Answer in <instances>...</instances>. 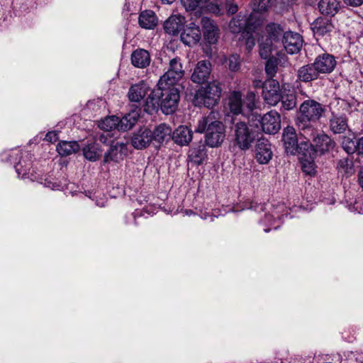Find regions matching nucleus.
Masks as SVG:
<instances>
[{"instance_id":"f257e3e1","label":"nucleus","mask_w":363,"mask_h":363,"mask_svg":"<svg viewBox=\"0 0 363 363\" xmlns=\"http://www.w3.org/2000/svg\"><path fill=\"white\" fill-rule=\"evenodd\" d=\"M179 91L174 85L169 84L160 85L152 90L143 106L144 112L153 114L159 108L166 115L172 113L177 108L179 101Z\"/></svg>"},{"instance_id":"f03ea898","label":"nucleus","mask_w":363,"mask_h":363,"mask_svg":"<svg viewBox=\"0 0 363 363\" xmlns=\"http://www.w3.org/2000/svg\"><path fill=\"white\" fill-rule=\"evenodd\" d=\"M325 111V106L320 103L313 99L305 100L300 106V116L296 120L298 129H310L311 123L317 122L323 116Z\"/></svg>"},{"instance_id":"7ed1b4c3","label":"nucleus","mask_w":363,"mask_h":363,"mask_svg":"<svg viewBox=\"0 0 363 363\" xmlns=\"http://www.w3.org/2000/svg\"><path fill=\"white\" fill-rule=\"evenodd\" d=\"M220 84L213 81L206 86L200 88L195 94V103L199 106H204L208 108L218 104L221 95Z\"/></svg>"},{"instance_id":"20e7f679","label":"nucleus","mask_w":363,"mask_h":363,"mask_svg":"<svg viewBox=\"0 0 363 363\" xmlns=\"http://www.w3.org/2000/svg\"><path fill=\"white\" fill-rule=\"evenodd\" d=\"M217 113L211 111L208 116L201 118L194 133L204 134L205 136H222L225 133V126L217 118Z\"/></svg>"},{"instance_id":"39448f33","label":"nucleus","mask_w":363,"mask_h":363,"mask_svg":"<svg viewBox=\"0 0 363 363\" xmlns=\"http://www.w3.org/2000/svg\"><path fill=\"white\" fill-rule=\"evenodd\" d=\"M298 138H282L283 145L286 154L305 155L311 157L314 154V148L312 144L301 140Z\"/></svg>"},{"instance_id":"423d86ee","label":"nucleus","mask_w":363,"mask_h":363,"mask_svg":"<svg viewBox=\"0 0 363 363\" xmlns=\"http://www.w3.org/2000/svg\"><path fill=\"white\" fill-rule=\"evenodd\" d=\"M260 128L257 127V132L262 130L268 135H275L281 129V117L276 111H270L257 119Z\"/></svg>"},{"instance_id":"0eeeda50","label":"nucleus","mask_w":363,"mask_h":363,"mask_svg":"<svg viewBox=\"0 0 363 363\" xmlns=\"http://www.w3.org/2000/svg\"><path fill=\"white\" fill-rule=\"evenodd\" d=\"M184 74V71L180 59L175 57L169 61L168 70L160 77L159 82L160 85L165 83L169 85H175Z\"/></svg>"},{"instance_id":"6e6552de","label":"nucleus","mask_w":363,"mask_h":363,"mask_svg":"<svg viewBox=\"0 0 363 363\" xmlns=\"http://www.w3.org/2000/svg\"><path fill=\"white\" fill-rule=\"evenodd\" d=\"M281 92L279 83L275 79L267 80L262 84V96L269 106H276L280 101Z\"/></svg>"},{"instance_id":"1a4fd4ad","label":"nucleus","mask_w":363,"mask_h":363,"mask_svg":"<svg viewBox=\"0 0 363 363\" xmlns=\"http://www.w3.org/2000/svg\"><path fill=\"white\" fill-rule=\"evenodd\" d=\"M255 159L259 164H266L272 158L271 144L267 138H258L255 143Z\"/></svg>"},{"instance_id":"9d476101","label":"nucleus","mask_w":363,"mask_h":363,"mask_svg":"<svg viewBox=\"0 0 363 363\" xmlns=\"http://www.w3.org/2000/svg\"><path fill=\"white\" fill-rule=\"evenodd\" d=\"M281 44L286 51L290 54H296L298 52L303 45L302 36L295 32H285L281 39Z\"/></svg>"},{"instance_id":"9b49d317","label":"nucleus","mask_w":363,"mask_h":363,"mask_svg":"<svg viewBox=\"0 0 363 363\" xmlns=\"http://www.w3.org/2000/svg\"><path fill=\"white\" fill-rule=\"evenodd\" d=\"M313 64L320 74H330L335 69L337 65V62L335 57L333 55L325 52L318 55L315 57Z\"/></svg>"},{"instance_id":"f8f14e48","label":"nucleus","mask_w":363,"mask_h":363,"mask_svg":"<svg viewBox=\"0 0 363 363\" xmlns=\"http://www.w3.org/2000/svg\"><path fill=\"white\" fill-rule=\"evenodd\" d=\"M127 143L111 142L109 150L105 154L104 162L106 163L111 161L118 162L128 155Z\"/></svg>"},{"instance_id":"ddd939ff","label":"nucleus","mask_w":363,"mask_h":363,"mask_svg":"<svg viewBox=\"0 0 363 363\" xmlns=\"http://www.w3.org/2000/svg\"><path fill=\"white\" fill-rule=\"evenodd\" d=\"M181 40L189 46L196 45L201 38L200 28L195 23H191L184 29L180 35Z\"/></svg>"},{"instance_id":"4468645a","label":"nucleus","mask_w":363,"mask_h":363,"mask_svg":"<svg viewBox=\"0 0 363 363\" xmlns=\"http://www.w3.org/2000/svg\"><path fill=\"white\" fill-rule=\"evenodd\" d=\"M211 64L208 60L199 61L191 74V80L194 83L202 84L206 82L211 75Z\"/></svg>"},{"instance_id":"2eb2a0df","label":"nucleus","mask_w":363,"mask_h":363,"mask_svg":"<svg viewBox=\"0 0 363 363\" xmlns=\"http://www.w3.org/2000/svg\"><path fill=\"white\" fill-rule=\"evenodd\" d=\"M311 28L315 36L324 37L330 35L334 26L331 20L318 17L311 24Z\"/></svg>"},{"instance_id":"dca6fc26","label":"nucleus","mask_w":363,"mask_h":363,"mask_svg":"<svg viewBox=\"0 0 363 363\" xmlns=\"http://www.w3.org/2000/svg\"><path fill=\"white\" fill-rule=\"evenodd\" d=\"M252 20V14L250 15V16L247 18L241 16L239 14L230 21L229 23L230 29L232 33H242L244 31L252 28V26H253Z\"/></svg>"},{"instance_id":"f3484780","label":"nucleus","mask_w":363,"mask_h":363,"mask_svg":"<svg viewBox=\"0 0 363 363\" xmlns=\"http://www.w3.org/2000/svg\"><path fill=\"white\" fill-rule=\"evenodd\" d=\"M201 25L204 39L209 44H215L218 36V29L214 24L213 21L208 17H203L201 18Z\"/></svg>"},{"instance_id":"a211bd4d","label":"nucleus","mask_w":363,"mask_h":363,"mask_svg":"<svg viewBox=\"0 0 363 363\" xmlns=\"http://www.w3.org/2000/svg\"><path fill=\"white\" fill-rule=\"evenodd\" d=\"M185 18L180 15H172L164 23V30L167 33L172 35H177L183 30Z\"/></svg>"},{"instance_id":"6ab92c4d","label":"nucleus","mask_w":363,"mask_h":363,"mask_svg":"<svg viewBox=\"0 0 363 363\" xmlns=\"http://www.w3.org/2000/svg\"><path fill=\"white\" fill-rule=\"evenodd\" d=\"M140 111V108H136L124 115L122 118H118V130L125 132L130 130L137 123Z\"/></svg>"},{"instance_id":"aec40b11","label":"nucleus","mask_w":363,"mask_h":363,"mask_svg":"<svg viewBox=\"0 0 363 363\" xmlns=\"http://www.w3.org/2000/svg\"><path fill=\"white\" fill-rule=\"evenodd\" d=\"M150 90L149 84L144 81H141L131 85L128 93V99L132 102H140Z\"/></svg>"},{"instance_id":"412c9836","label":"nucleus","mask_w":363,"mask_h":363,"mask_svg":"<svg viewBox=\"0 0 363 363\" xmlns=\"http://www.w3.org/2000/svg\"><path fill=\"white\" fill-rule=\"evenodd\" d=\"M330 129L333 134H343L350 130L347 118L345 115L332 113L329 120Z\"/></svg>"},{"instance_id":"4be33fe9","label":"nucleus","mask_w":363,"mask_h":363,"mask_svg":"<svg viewBox=\"0 0 363 363\" xmlns=\"http://www.w3.org/2000/svg\"><path fill=\"white\" fill-rule=\"evenodd\" d=\"M130 60L134 67L143 69L150 65L151 57L147 50L138 48L132 52Z\"/></svg>"},{"instance_id":"5701e85b","label":"nucleus","mask_w":363,"mask_h":363,"mask_svg":"<svg viewBox=\"0 0 363 363\" xmlns=\"http://www.w3.org/2000/svg\"><path fill=\"white\" fill-rule=\"evenodd\" d=\"M320 76L313 63L301 67L297 72V78L303 82H311L316 80Z\"/></svg>"},{"instance_id":"b1692460","label":"nucleus","mask_w":363,"mask_h":363,"mask_svg":"<svg viewBox=\"0 0 363 363\" xmlns=\"http://www.w3.org/2000/svg\"><path fill=\"white\" fill-rule=\"evenodd\" d=\"M158 23V18L153 11L145 10L142 11L138 17L139 26L144 29H154Z\"/></svg>"},{"instance_id":"393cba45","label":"nucleus","mask_w":363,"mask_h":363,"mask_svg":"<svg viewBox=\"0 0 363 363\" xmlns=\"http://www.w3.org/2000/svg\"><path fill=\"white\" fill-rule=\"evenodd\" d=\"M255 138H232L229 143V149L234 154L246 151L250 149Z\"/></svg>"},{"instance_id":"a878e982","label":"nucleus","mask_w":363,"mask_h":363,"mask_svg":"<svg viewBox=\"0 0 363 363\" xmlns=\"http://www.w3.org/2000/svg\"><path fill=\"white\" fill-rule=\"evenodd\" d=\"M228 107L233 115H245L243 109L242 94L240 91H233L228 99Z\"/></svg>"},{"instance_id":"bb28decb","label":"nucleus","mask_w":363,"mask_h":363,"mask_svg":"<svg viewBox=\"0 0 363 363\" xmlns=\"http://www.w3.org/2000/svg\"><path fill=\"white\" fill-rule=\"evenodd\" d=\"M282 108L285 111L294 109L297 104L296 94L294 89H284L281 94Z\"/></svg>"},{"instance_id":"cd10ccee","label":"nucleus","mask_w":363,"mask_h":363,"mask_svg":"<svg viewBox=\"0 0 363 363\" xmlns=\"http://www.w3.org/2000/svg\"><path fill=\"white\" fill-rule=\"evenodd\" d=\"M318 6L322 14L334 16L339 11L340 2L337 0H320Z\"/></svg>"},{"instance_id":"c85d7f7f","label":"nucleus","mask_w":363,"mask_h":363,"mask_svg":"<svg viewBox=\"0 0 363 363\" xmlns=\"http://www.w3.org/2000/svg\"><path fill=\"white\" fill-rule=\"evenodd\" d=\"M199 145L197 147H193L189 150V157L191 161L196 165H201L204 160L207 157L205 144L201 140Z\"/></svg>"},{"instance_id":"c756f323","label":"nucleus","mask_w":363,"mask_h":363,"mask_svg":"<svg viewBox=\"0 0 363 363\" xmlns=\"http://www.w3.org/2000/svg\"><path fill=\"white\" fill-rule=\"evenodd\" d=\"M57 152L62 157H66L75 153L79 150V145L77 141H60L57 147Z\"/></svg>"},{"instance_id":"7c9ffc66","label":"nucleus","mask_w":363,"mask_h":363,"mask_svg":"<svg viewBox=\"0 0 363 363\" xmlns=\"http://www.w3.org/2000/svg\"><path fill=\"white\" fill-rule=\"evenodd\" d=\"M267 36L266 39H270L273 43H280V39L284 35V30L279 24L271 23L266 26Z\"/></svg>"},{"instance_id":"2f4dec72","label":"nucleus","mask_w":363,"mask_h":363,"mask_svg":"<svg viewBox=\"0 0 363 363\" xmlns=\"http://www.w3.org/2000/svg\"><path fill=\"white\" fill-rule=\"evenodd\" d=\"M313 143L314 144L312 145L315 151V155L318 152L323 154L333 148L335 145L332 138H314Z\"/></svg>"},{"instance_id":"473e14b6","label":"nucleus","mask_w":363,"mask_h":363,"mask_svg":"<svg viewBox=\"0 0 363 363\" xmlns=\"http://www.w3.org/2000/svg\"><path fill=\"white\" fill-rule=\"evenodd\" d=\"M315 157V151L311 157L301 155L300 160L301 162V168L304 173L310 176H314L316 174V166L313 161Z\"/></svg>"},{"instance_id":"72a5a7b5","label":"nucleus","mask_w":363,"mask_h":363,"mask_svg":"<svg viewBox=\"0 0 363 363\" xmlns=\"http://www.w3.org/2000/svg\"><path fill=\"white\" fill-rule=\"evenodd\" d=\"M83 154L86 159L89 161H96L99 159L101 150L96 143H90L83 148Z\"/></svg>"},{"instance_id":"f704fd0d","label":"nucleus","mask_w":363,"mask_h":363,"mask_svg":"<svg viewBox=\"0 0 363 363\" xmlns=\"http://www.w3.org/2000/svg\"><path fill=\"white\" fill-rule=\"evenodd\" d=\"M337 169L340 173L343 174L346 177L352 175L354 172L352 160L349 158L340 160L337 165Z\"/></svg>"},{"instance_id":"c9c22d12","label":"nucleus","mask_w":363,"mask_h":363,"mask_svg":"<svg viewBox=\"0 0 363 363\" xmlns=\"http://www.w3.org/2000/svg\"><path fill=\"white\" fill-rule=\"evenodd\" d=\"M118 117L111 116L98 121V127L104 131H111L113 129L118 130Z\"/></svg>"},{"instance_id":"e433bc0d","label":"nucleus","mask_w":363,"mask_h":363,"mask_svg":"<svg viewBox=\"0 0 363 363\" xmlns=\"http://www.w3.org/2000/svg\"><path fill=\"white\" fill-rule=\"evenodd\" d=\"M259 25V22L258 21H255L252 28L247 30L242 33V38L245 40L246 49L248 52L251 51L255 45V39L253 36V32Z\"/></svg>"},{"instance_id":"4c0bfd02","label":"nucleus","mask_w":363,"mask_h":363,"mask_svg":"<svg viewBox=\"0 0 363 363\" xmlns=\"http://www.w3.org/2000/svg\"><path fill=\"white\" fill-rule=\"evenodd\" d=\"M342 147L347 154L359 152L358 138H342Z\"/></svg>"},{"instance_id":"58836bf2","label":"nucleus","mask_w":363,"mask_h":363,"mask_svg":"<svg viewBox=\"0 0 363 363\" xmlns=\"http://www.w3.org/2000/svg\"><path fill=\"white\" fill-rule=\"evenodd\" d=\"M233 123L234 125L231 129L234 131V136H254L245 122L240 121L235 123V120H233Z\"/></svg>"},{"instance_id":"ea45409f","label":"nucleus","mask_w":363,"mask_h":363,"mask_svg":"<svg viewBox=\"0 0 363 363\" xmlns=\"http://www.w3.org/2000/svg\"><path fill=\"white\" fill-rule=\"evenodd\" d=\"M172 128L165 123H161L155 128L152 134L150 136H172ZM140 136H150L149 132L146 130L143 131Z\"/></svg>"},{"instance_id":"a19ab883","label":"nucleus","mask_w":363,"mask_h":363,"mask_svg":"<svg viewBox=\"0 0 363 363\" xmlns=\"http://www.w3.org/2000/svg\"><path fill=\"white\" fill-rule=\"evenodd\" d=\"M274 44L270 39H265L259 43V55L262 59L270 58L274 47L277 46Z\"/></svg>"},{"instance_id":"79ce46f5","label":"nucleus","mask_w":363,"mask_h":363,"mask_svg":"<svg viewBox=\"0 0 363 363\" xmlns=\"http://www.w3.org/2000/svg\"><path fill=\"white\" fill-rule=\"evenodd\" d=\"M30 167L31 163L29 161H26L25 160H21L14 165L18 177L22 178H24L27 174H28Z\"/></svg>"},{"instance_id":"37998d69","label":"nucleus","mask_w":363,"mask_h":363,"mask_svg":"<svg viewBox=\"0 0 363 363\" xmlns=\"http://www.w3.org/2000/svg\"><path fill=\"white\" fill-rule=\"evenodd\" d=\"M208 0H181L182 6L186 11H195L201 8Z\"/></svg>"},{"instance_id":"c03bdc74","label":"nucleus","mask_w":363,"mask_h":363,"mask_svg":"<svg viewBox=\"0 0 363 363\" xmlns=\"http://www.w3.org/2000/svg\"><path fill=\"white\" fill-rule=\"evenodd\" d=\"M272 0H253V11L262 13L272 6Z\"/></svg>"},{"instance_id":"a18cd8bd","label":"nucleus","mask_w":363,"mask_h":363,"mask_svg":"<svg viewBox=\"0 0 363 363\" xmlns=\"http://www.w3.org/2000/svg\"><path fill=\"white\" fill-rule=\"evenodd\" d=\"M278 70L277 60L274 57L268 58L265 65V72L269 77L275 76Z\"/></svg>"},{"instance_id":"49530a36","label":"nucleus","mask_w":363,"mask_h":363,"mask_svg":"<svg viewBox=\"0 0 363 363\" xmlns=\"http://www.w3.org/2000/svg\"><path fill=\"white\" fill-rule=\"evenodd\" d=\"M133 147L138 150H142L150 145V138H131Z\"/></svg>"},{"instance_id":"de8ad7c7","label":"nucleus","mask_w":363,"mask_h":363,"mask_svg":"<svg viewBox=\"0 0 363 363\" xmlns=\"http://www.w3.org/2000/svg\"><path fill=\"white\" fill-rule=\"evenodd\" d=\"M240 57L238 54H233L228 58L229 69L232 72H237L240 67Z\"/></svg>"},{"instance_id":"09e8293b","label":"nucleus","mask_w":363,"mask_h":363,"mask_svg":"<svg viewBox=\"0 0 363 363\" xmlns=\"http://www.w3.org/2000/svg\"><path fill=\"white\" fill-rule=\"evenodd\" d=\"M194 132L186 125H179L172 133V136H192Z\"/></svg>"},{"instance_id":"8fccbe9b","label":"nucleus","mask_w":363,"mask_h":363,"mask_svg":"<svg viewBox=\"0 0 363 363\" xmlns=\"http://www.w3.org/2000/svg\"><path fill=\"white\" fill-rule=\"evenodd\" d=\"M223 142V138H205L203 144L210 147H216L220 146Z\"/></svg>"},{"instance_id":"3c124183","label":"nucleus","mask_w":363,"mask_h":363,"mask_svg":"<svg viewBox=\"0 0 363 363\" xmlns=\"http://www.w3.org/2000/svg\"><path fill=\"white\" fill-rule=\"evenodd\" d=\"M65 128V123L64 121L59 122L52 130H48L45 136H58L62 133V129Z\"/></svg>"},{"instance_id":"603ef678","label":"nucleus","mask_w":363,"mask_h":363,"mask_svg":"<svg viewBox=\"0 0 363 363\" xmlns=\"http://www.w3.org/2000/svg\"><path fill=\"white\" fill-rule=\"evenodd\" d=\"M105 101L102 99L89 101L86 104V108L97 111L101 106H104Z\"/></svg>"},{"instance_id":"864d4df0","label":"nucleus","mask_w":363,"mask_h":363,"mask_svg":"<svg viewBox=\"0 0 363 363\" xmlns=\"http://www.w3.org/2000/svg\"><path fill=\"white\" fill-rule=\"evenodd\" d=\"M192 138H169L167 142L171 139L175 144H177L180 146H184L188 145L191 142Z\"/></svg>"},{"instance_id":"5fc2aeb1","label":"nucleus","mask_w":363,"mask_h":363,"mask_svg":"<svg viewBox=\"0 0 363 363\" xmlns=\"http://www.w3.org/2000/svg\"><path fill=\"white\" fill-rule=\"evenodd\" d=\"M238 10L237 4H233L230 0L226 1V11L230 15L235 14Z\"/></svg>"},{"instance_id":"6e6d98bb","label":"nucleus","mask_w":363,"mask_h":363,"mask_svg":"<svg viewBox=\"0 0 363 363\" xmlns=\"http://www.w3.org/2000/svg\"><path fill=\"white\" fill-rule=\"evenodd\" d=\"M281 136H297V134L293 126L287 125L284 128Z\"/></svg>"},{"instance_id":"4d7b16f0","label":"nucleus","mask_w":363,"mask_h":363,"mask_svg":"<svg viewBox=\"0 0 363 363\" xmlns=\"http://www.w3.org/2000/svg\"><path fill=\"white\" fill-rule=\"evenodd\" d=\"M164 138H150V144L152 143L154 147L156 149L160 148V145L162 144Z\"/></svg>"},{"instance_id":"13d9d810","label":"nucleus","mask_w":363,"mask_h":363,"mask_svg":"<svg viewBox=\"0 0 363 363\" xmlns=\"http://www.w3.org/2000/svg\"><path fill=\"white\" fill-rule=\"evenodd\" d=\"M248 98H249L250 101L246 105V107L247 108V113L246 114H248L249 113L252 112L254 110V108H255V104L254 101L250 100L251 98H252V99H254L255 95L250 94L248 96Z\"/></svg>"},{"instance_id":"bf43d9fd","label":"nucleus","mask_w":363,"mask_h":363,"mask_svg":"<svg viewBox=\"0 0 363 363\" xmlns=\"http://www.w3.org/2000/svg\"><path fill=\"white\" fill-rule=\"evenodd\" d=\"M249 208L253 209L255 211H263L265 208V205L264 203H257L252 202Z\"/></svg>"},{"instance_id":"052dcab7","label":"nucleus","mask_w":363,"mask_h":363,"mask_svg":"<svg viewBox=\"0 0 363 363\" xmlns=\"http://www.w3.org/2000/svg\"><path fill=\"white\" fill-rule=\"evenodd\" d=\"M344 2L352 6H359L363 4V0H344Z\"/></svg>"},{"instance_id":"680f3d73","label":"nucleus","mask_w":363,"mask_h":363,"mask_svg":"<svg viewBox=\"0 0 363 363\" xmlns=\"http://www.w3.org/2000/svg\"><path fill=\"white\" fill-rule=\"evenodd\" d=\"M358 183L359 185L363 189V166L361 167L358 172Z\"/></svg>"},{"instance_id":"e2e57ef3","label":"nucleus","mask_w":363,"mask_h":363,"mask_svg":"<svg viewBox=\"0 0 363 363\" xmlns=\"http://www.w3.org/2000/svg\"><path fill=\"white\" fill-rule=\"evenodd\" d=\"M359 152L358 154H363V138H358Z\"/></svg>"},{"instance_id":"0e129e2a","label":"nucleus","mask_w":363,"mask_h":363,"mask_svg":"<svg viewBox=\"0 0 363 363\" xmlns=\"http://www.w3.org/2000/svg\"><path fill=\"white\" fill-rule=\"evenodd\" d=\"M18 155H19L18 153H13L12 155H9V157H7V160H9L11 162H14V161H13L12 159L13 157H15V160H17Z\"/></svg>"},{"instance_id":"69168bd1","label":"nucleus","mask_w":363,"mask_h":363,"mask_svg":"<svg viewBox=\"0 0 363 363\" xmlns=\"http://www.w3.org/2000/svg\"><path fill=\"white\" fill-rule=\"evenodd\" d=\"M163 3L170 4L173 3L175 0H161Z\"/></svg>"},{"instance_id":"338daca9","label":"nucleus","mask_w":363,"mask_h":363,"mask_svg":"<svg viewBox=\"0 0 363 363\" xmlns=\"http://www.w3.org/2000/svg\"><path fill=\"white\" fill-rule=\"evenodd\" d=\"M57 138H54V140H53V142H55ZM52 138H45V140L46 141L52 142Z\"/></svg>"},{"instance_id":"774afa93","label":"nucleus","mask_w":363,"mask_h":363,"mask_svg":"<svg viewBox=\"0 0 363 363\" xmlns=\"http://www.w3.org/2000/svg\"><path fill=\"white\" fill-rule=\"evenodd\" d=\"M107 138H104V137H101L100 138V140L103 143H105L106 142V140Z\"/></svg>"}]
</instances>
